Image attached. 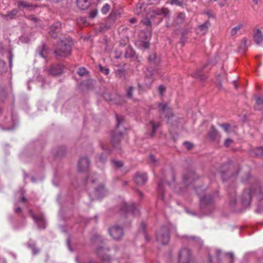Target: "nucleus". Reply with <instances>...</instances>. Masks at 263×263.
<instances>
[{
	"instance_id": "obj_1",
	"label": "nucleus",
	"mask_w": 263,
	"mask_h": 263,
	"mask_svg": "<svg viewBox=\"0 0 263 263\" xmlns=\"http://www.w3.org/2000/svg\"><path fill=\"white\" fill-rule=\"evenodd\" d=\"M254 194L256 195L258 200H262L263 199V193L259 186H256L251 189H246L244 190L241 197L242 204L246 206L250 205L252 196Z\"/></svg>"
},
{
	"instance_id": "obj_2",
	"label": "nucleus",
	"mask_w": 263,
	"mask_h": 263,
	"mask_svg": "<svg viewBox=\"0 0 263 263\" xmlns=\"http://www.w3.org/2000/svg\"><path fill=\"white\" fill-rule=\"evenodd\" d=\"M72 43L68 40H61L58 45L57 49L55 50L54 53L57 56L66 57L69 55L71 52Z\"/></svg>"
},
{
	"instance_id": "obj_3",
	"label": "nucleus",
	"mask_w": 263,
	"mask_h": 263,
	"mask_svg": "<svg viewBox=\"0 0 263 263\" xmlns=\"http://www.w3.org/2000/svg\"><path fill=\"white\" fill-rule=\"evenodd\" d=\"M156 239L161 244L168 243L170 240V231L168 227H163L157 232Z\"/></svg>"
},
{
	"instance_id": "obj_4",
	"label": "nucleus",
	"mask_w": 263,
	"mask_h": 263,
	"mask_svg": "<svg viewBox=\"0 0 263 263\" xmlns=\"http://www.w3.org/2000/svg\"><path fill=\"white\" fill-rule=\"evenodd\" d=\"M123 212L125 217L129 219V221L131 220L134 216H138L140 214L139 210L135 203L130 204H124Z\"/></svg>"
},
{
	"instance_id": "obj_5",
	"label": "nucleus",
	"mask_w": 263,
	"mask_h": 263,
	"mask_svg": "<svg viewBox=\"0 0 263 263\" xmlns=\"http://www.w3.org/2000/svg\"><path fill=\"white\" fill-rule=\"evenodd\" d=\"M107 194V190L105 189L103 184H100L95 188L93 193L90 194V197L91 200L100 199L105 196Z\"/></svg>"
},
{
	"instance_id": "obj_6",
	"label": "nucleus",
	"mask_w": 263,
	"mask_h": 263,
	"mask_svg": "<svg viewBox=\"0 0 263 263\" xmlns=\"http://www.w3.org/2000/svg\"><path fill=\"white\" fill-rule=\"evenodd\" d=\"M191 251L187 248H183L179 253L178 261L179 263H189L191 260Z\"/></svg>"
},
{
	"instance_id": "obj_7",
	"label": "nucleus",
	"mask_w": 263,
	"mask_h": 263,
	"mask_svg": "<svg viewBox=\"0 0 263 263\" xmlns=\"http://www.w3.org/2000/svg\"><path fill=\"white\" fill-rule=\"evenodd\" d=\"M110 235L116 240H119L123 236L122 228L117 225L114 226L109 229Z\"/></svg>"
},
{
	"instance_id": "obj_8",
	"label": "nucleus",
	"mask_w": 263,
	"mask_h": 263,
	"mask_svg": "<svg viewBox=\"0 0 263 263\" xmlns=\"http://www.w3.org/2000/svg\"><path fill=\"white\" fill-rule=\"evenodd\" d=\"M198 177L193 171L187 172L183 176V181L184 184L187 186L194 182Z\"/></svg>"
},
{
	"instance_id": "obj_9",
	"label": "nucleus",
	"mask_w": 263,
	"mask_h": 263,
	"mask_svg": "<svg viewBox=\"0 0 263 263\" xmlns=\"http://www.w3.org/2000/svg\"><path fill=\"white\" fill-rule=\"evenodd\" d=\"M90 161L87 157H81L78 163V169L79 171L84 172L88 170L89 166Z\"/></svg>"
},
{
	"instance_id": "obj_10",
	"label": "nucleus",
	"mask_w": 263,
	"mask_h": 263,
	"mask_svg": "<svg viewBox=\"0 0 263 263\" xmlns=\"http://www.w3.org/2000/svg\"><path fill=\"white\" fill-rule=\"evenodd\" d=\"M159 106L160 107V111L164 114L165 117L168 119H170L171 117H173L174 115L172 110L171 108L168 107L166 103H160L159 104Z\"/></svg>"
},
{
	"instance_id": "obj_11",
	"label": "nucleus",
	"mask_w": 263,
	"mask_h": 263,
	"mask_svg": "<svg viewBox=\"0 0 263 263\" xmlns=\"http://www.w3.org/2000/svg\"><path fill=\"white\" fill-rule=\"evenodd\" d=\"M200 202L201 208L202 209H204L213 204L214 202V199L210 195H206L200 198Z\"/></svg>"
},
{
	"instance_id": "obj_12",
	"label": "nucleus",
	"mask_w": 263,
	"mask_h": 263,
	"mask_svg": "<svg viewBox=\"0 0 263 263\" xmlns=\"http://www.w3.org/2000/svg\"><path fill=\"white\" fill-rule=\"evenodd\" d=\"M108 249L103 247H99L97 250V254L103 260V263H109L107 261L109 259V257L107 255Z\"/></svg>"
},
{
	"instance_id": "obj_13",
	"label": "nucleus",
	"mask_w": 263,
	"mask_h": 263,
	"mask_svg": "<svg viewBox=\"0 0 263 263\" xmlns=\"http://www.w3.org/2000/svg\"><path fill=\"white\" fill-rule=\"evenodd\" d=\"M147 180V175L144 173H137L135 176V181L140 185H144Z\"/></svg>"
},
{
	"instance_id": "obj_14",
	"label": "nucleus",
	"mask_w": 263,
	"mask_h": 263,
	"mask_svg": "<svg viewBox=\"0 0 263 263\" xmlns=\"http://www.w3.org/2000/svg\"><path fill=\"white\" fill-rule=\"evenodd\" d=\"M63 67L62 65H57L52 66L50 69H46L49 74L52 76H58L62 73Z\"/></svg>"
},
{
	"instance_id": "obj_15",
	"label": "nucleus",
	"mask_w": 263,
	"mask_h": 263,
	"mask_svg": "<svg viewBox=\"0 0 263 263\" xmlns=\"http://www.w3.org/2000/svg\"><path fill=\"white\" fill-rule=\"evenodd\" d=\"M253 39L255 43L258 45L263 44V32L259 29H257L254 31Z\"/></svg>"
},
{
	"instance_id": "obj_16",
	"label": "nucleus",
	"mask_w": 263,
	"mask_h": 263,
	"mask_svg": "<svg viewBox=\"0 0 263 263\" xmlns=\"http://www.w3.org/2000/svg\"><path fill=\"white\" fill-rule=\"evenodd\" d=\"M61 24L59 22H57L53 24V25L50 27L49 31V34L53 37L56 38L57 37V33L60 31Z\"/></svg>"
},
{
	"instance_id": "obj_17",
	"label": "nucleus",
	"mask_w": 263,
	"mask_h": 263,
	"mask_svg": "<svg viewBox=\"0 0 263 263\" xmlns=\"http://www.w3.org/2000/svg\"><path fill=\"white\" fill-rule=\"evenodd\" d=\"M210 26V21H205L203 24L198 26L196 28V30L197 33L200 35H204L205 33H206Z\"/></svg>"
},
{
	"instance_id": "obj_18",
	"label": "nucleus",
	"mask_w": 263,
	"mask_h": 263,
	"mask_svg": "<svg viewBox=\"0 0 263 263\" xmlns=\"http://www.w3.org/2000/svg\"><path fill=\"white\" fill-rule=\"evenodd\" d=\"M185 19V14L184 13L180 12L178 13L174 18L173 25L174 26H179L182 25Z\"/></svg>"
},
{
	"instance_id": "obj_19",
	"label": "nucleus",
	"mask_w": 263,
	"mask_h": 263,
	"mask_svg": "<svg viewBox=\"0 0 263 263\" xmlns=\"http://www.w3.org/2000/svg\"><path fill=\"white\" fill-rule=\"evenodd\" d=\"M153 15L149 14V16H155L156 15H162L165 17H168L170 16V11L168 9L165 8H163L161 9H157L155 10L152 11Z\"/></svg>"
},
{
	"instance_id": "obj_20",
	"label": "nucleus",
	"mask_w": 263,
	"mask_h": 263,
	"mask_svg": "<svg viewBox=\"0 0 263 263\" xmlns=\"http://www.w3.org/2000/svg\"><path fill=\"white\" fill-rule=\"evenodd\" d=\"M220 126L226 132H233L237 129V126L234 123H224Z\"/></svg>"
},
{
	"instance_id": "obj_21",
	"label": "nucleus",
	"mask_w": 263,
	"mask_h": 263,
	"mask_svg": "<svg viewBox=\"0 0 263 263\" xmlns=\"http://www.w3.org/2000/svg\"><path fill=\"white\" fill-rule=\"evenodd\" d=\"M32 217L36 223H37L40 228H45V221L43 215H40L36 217L34 215L32 214Z\"/></svg>"
},
{
	"instance_id": "obj_22",
	"label": "nucleus",
	"mask_w": 263,
	"mask_h": 263,
	"mask_svg": "<svg viewBox=\"0 0 263 263\" xmlns=\"http://www.w3.org/2000/svg\"><path fill=\"white\" fill-rule=\"evenodd\" d=\"M77 5L78 8L81 10H85L90 5L89 0H77Z\"/></svg>"
},
{
	"instance_id": "obj_23",
	"label": "nucleus",
	"mask_w": 263,
	"mask_h": 263,
	"mask_svg": "<svg viewBox=\"0 0 263 263\" xmlns=\"http://www.w3.org/2000/svg\"><path fill=\"white\" fill-rule=\"evenodd\" d=\"M28 247L31 250L33 255H36L40 252V249L35 247V242L32 241H30L28 242Z\"/></svg>"
},
{
	"instance_id": "obj_24",
	"label": "nucleus",
	"mask_w": 263,
	"mask_h": 263,
	"mask_svg": "<svg viewBox=\"0 0 263 263\" xmlns=\"http://www.w3.org/2000/svg\"><path fill=\"white\" fill-rule=\"evenodd\" d=\"M248 42L247 39L243 37L240 41L238 47L239 50L245 51L250 45L248 44Z\"/></svg>"
},
{
	"instance_id": "obj_25",
	"label": "nucleus",
	"mask_w": 263,
	"mask_h": 263,
	"mask_svg": "<svg viewBox=\"0 0 263 263\" xmlns=\"http://www.w3.org/2000/svg\"><path fill=\"white\" fill-rule=\"evenodd\" d=\"M18 7H22L26 9H31L34 7V5L32 4L27 3L23 1H20L18 2Z\"/></svg>"
},
{
	"instance_id": "obj_26",
	"label": "nucleus",
	"mask_w": 263,
	"mask_h": 263,
	"mask_svg": "<svg viewBox=\"0 0 263 263\" xmlns=\"http://www.w3.org/2000/svg\"><path fill=\"white\" fill-rule=\"evenodd\" d=\"M165 183V182L163 180H162L158 184L159 192L161 194L160 197L162 200H164V199H165V193L163 190V188H164L163 184Z\"/></svg>"
},
{
	"instance_id": "obj_27",
	"label": "nucleus",
	"mask_w": 263,
	"mask_h": 263,
	"mask_svg": "<svg viewBox=\"0 0 263 263\" xmlns=\"http://www.w3.org/2000/svg\"><path fill=\"white\" fill-rule=\"evenodd\" d=\"M206 65H204L202 68L198 69L197 71L195 72L193 76L194 77L199 78L201 80H204L205 79V77L201 74L202 70L205 67Z\"/></svg>"
},
{
	"instance_id": "obj_28",
	"label": "nucleus",
	"mask_w": 263,
	"mask_h": 263,
	"mask_svg": "<svg viewBox=\"0 0 263 263\" xmlns=\"http://www.w3.org/2000/svg\"><path fill=\"white\" fill-rule=\"evenodd\" d=\"M254 108L257 110H261L263 108V98L259 97L256 98Z\"/></svg>"
},
{
	"instance_id": "obj_29",
	"label": "nucleus",
	"mask_w": 263,
	"mask_h": 263,
	"mask_svg": "<svg viewBox=\"0 0 263 263\" xmlns=\"http://www.w3.org/2000/svg\"><path fill=\"white\" fill-rule=\"evenodd\" d=\"M153 15L152 11H149L147 14H146V17L142 20L141 22L144 25L147 26H150L151 25V22L150 21V18H153L154 16L150 17L149 14Z\"/></svg>"
},
{
	"instance_id": "obj_30",
	"label": "nucleus",
	"mask_w": 263,
	"mask_h": 263,
	"mask_svg": "<svg viewBox=\"0 0 263 263\" xmlns=\"http://www.w3.org/2000/svg\"><path fill=\"white\" fill-rule=\"evenodd\" d=\"M148 60L151 62H153L155 64L158 63L160 61V59L156 56L155 53H152L148 56Z\"/></svg>"
},
{
	"instance_id": "obj_31",
	"label": "nucleus",
	"mask_w": 263,
	"mask_h": 263,
	"mask_svg": "<svg viewBox=\"0 0 263 263\" xmlns=\"http://www.w3.org/2000/svg\"><path fill=\"white\" fill-rule=\"evenodd\" d=\"M145 9V6L144 4L139 3L137 5V8L135 10V13L137 15H140L142 13V11Z\"/></svg>"
},
{
	"instance_id": "obj_32",
	"label": "nucleus",
	"mask_w": 263,
	"mask_h": 263,
	"mask_svg": "<svg viewBox=\"0 0 263 263\" xmlns=\"http://www.w3.org/2000/svg\"><path fill=\"white\" fill-rule=\"evenodd\" d=\"M253 154L257 157H261L263 156V146H260L255 148L253 151Z\"/></svg>"
},
{
	"instance_id": "obj_33",
	"label": "nucleus",
	"mask_w": 263,
	"mask_h": 263,
	"mask_svg": "<svg viewBox=\"0 0 263 263\" xmlns=\"http://www.w3.org/2000/svg\"><path fill=\"white\" fill-rule=\"evenodd\" d=\"M243 25L242 24H239L237 26L233 28L231 30V35L232 36H235L242 28Z\"/></svg>"
},
{
	"instance_id": "obj_34",
	"label": "nucleus",
	"mask_w": 263,
	"mask_h": 263,
	"mask_svg": "<svg viewBox=\"0 0 263 263\" xmlns=\"http://www.w3.org/2000/svg\"><path fill=\"white\" fill-rule=\"evenodd\" d=\"M133 91L134 87L133 86L129 87L126 90V96L129 99H132Z\"/></svg>"
},
{
	"instance_id": "obj_35",
	"label": "nucleus",
	"mask_w": 263,
	"mask_h": 263,
	"mask_svg": "<svg viewBox=\"0 0 263 263\" xmlns=\"http://www.w3.org/2000/svg\"><path fill=\"white\" fill-rule=\"evenodd\" d=\"M111 162L113 166L115 168H120L123 166V163L121 161L112 160Z\"/></svg>"
},
{
	"instance_id": "obj_36",
	"label": "nucleus",
	"mask_w": 263,
	"mask_h": 263,
	"mask_svg": "<svg viewBox=\"0 0 263 263\" xmlns=\"http://www.w3.org/2000/svg\"><path fill=\"white\" fill-rule=\"evenodd\" d=\"M78 73L80 76H84L87 75L88 73V72L85 68L82 67L79 69V71H78Z\"/></svg>"
},
{
	"instance_id": "obj_37",
	"label": "nucleus",
	"mask_w": 263,
	"mask_h": 263,
	"mask_svg": "<svg viewBox=\"0 0 263 263\" xmlns=\"http://www.w3.org/2000/svg\"><path fill=\"white\" fill-rule=\"evenodd\" d=\"M41 48H42V50L40 49V48H39V49H37V52L40 57L45 58V51H44L45 45H42Z\"/></svg>"
},
{
	"instance_id": "obj_38",
	"label": "nucleus",
	"mask_w": 263,
	"mask_h": 263,
	"mask_svg": "<svg viewBox=\"0 0 263 263\" xmlns=\"http://www.w3.org/2000/svg\"><path fill=\"white\" fill-rule=\"evenodd\" d=\"M236 202V196H235V194H233L230 197V206H233L235 204Z\"/></svg>"
},
{
	"instance_id": "obj_39",
	"label": "nucleus",
	"mask_w": 263,
	"mask_h": 263,
	"mask_svg": "<svg viewBox=\"0 0 263 263\" xmlns=\"http://www.w3.org/2000/svg\"><path fill=\"white\" fill-rule=\"evenodd\" d=\"M170 4L171 5H175L176 6H181L183 4L182 1H180L178 0H171Z\"/></svg>"
},
{
	"instance_id": "obj_40",
	"label": "nucleus",
	"mask_w": 263,
	"mask_h": 263,
	"mask_svg": "<svg viewBox=\"0 0 263 263\" xmlns=\"http://www.w3.org/2000/svg\"><path fill=\"white\" fill-rule=\"evenodd\" d=\"M109 5L108 4H105L101 9V11L103 14H106L109 10Z\"/></svg>"
},
{
	"instance_id": "obj_41",
	"label": "nucleus",
	"mask_w": 263,
	"mask_h": 263,
	"mask_svg": "<svg viewBox=\"0 0 263 263\" xmlns=\"http://www.w3.org/2000/svg\"><path fill=\"white\" fill-rule=\"evenodd\" d=\"M151 125H152V126L153 127V132H155L156 130H157L158 129V127L160 125V123H158V122L155 123L154 121L151 122Z\"/></svg>"
},
{
	"instance_id": "obj_42",
	"label": "nucleus",
	"mask_w": 263,
	"mask_h": 263,
	"mask_svg": "<svg viewBox=\"0 0 263 263\" xmlns=\"http://www.w3.org/2000/svg\"><path fill=\"white\" fill-rule=\"evenodd\" d=\"M183 145L186 147V148L189 150L191 149L193 146V144L189 142H184L183 143Z\"/></svg>"
},
{
	"instance_id": "obj_43",
	"label": "nucleus",
	"mask_w": 263,
	"mask_h": 263,
	"mask_svg": "<svg viewBox=\"0 0 263 263\" xmlns=\"http://www.w3.org/2000/svg\"><path fill=\"white\" fill-rule=\"evenodd\" d=\"M100 70L106 75L109 73V70L108 68H105L101 65L100 66Z\"/></svg>"
},
{
	"instance_id": "obj_44",
	"label": "nucleus",
	"mask_w": 263,
	"mask_h": 263,
	"mask_svg": "<svg viewBox=\"0 0 263 263\" xmlns=\"http://www.w3.org/2000/svg\"><path fill=\"white\" fill-rule=\"evenodd\" d=\"M98 13V10L96 9L92 10L89 13V16L91 18L95 17Z\"/></svg>"
},
{
	"instance_id": "obj_45",
	"label": "nucleus",
	"mask_w": 263,
	"mask_h": 263,
	"mask_svg": "<svg viewBox=\"0 0 263 263\" xmlns=\"http://www.w3.org/2000/svg\"><path fill=\"white\" fill-rule=\"evenodd\" d=\"M165 90V88L163 85H160L158 87V91L161 95H163Z\"/></svg>"
},
{
	"instance_id": "obj_46",
	"label": "nucleus",
	"mask_w": 263,
	"mask_h": 263,
	"mask_svg": "<svg viewBox=\"0 0 263 263\" xmlns=\"http://www.w3.org/2000/svg\"><path fill=\"white\" fill-rule=\"evenodd\" d=\"M60 151H61V152H58L56 153L57 156H62L63 155H64L65 154V148L64 147L60 148Z\"/></svg>"
},
{
	"instance_id": "obj_47",
	"label": "nucleus",
	"mask_w": 263,
	"mask_h": 263,
	"mask_svg": "<svg viewBox=\"0 0 263 263\" xmlns=\"http://www.w3.org/2000/svg\"><path fill=\"white\" fill-rule=\"evenodd\" d=\"M100 162L101 163H104L107 160V157L104 155H101L99 158Z\"/></svg>"
},
{
	"instance_id": "obj_48",
	"label": "nucleus",
	"mask_w": 263,
	"mask_h": 263,
	"mask_svg": "<svg viewBox=\"0 0 263 263\" xmlns=\"http://www.w3.org/2000/svg\"><path fill=\"white\" fill-rule=\"evenodd\" d=\"M232 142H233V140L232 139H227L226 140V141L224 142V145L226 147H229Z\"/></svg>"
},
{
	"instance_id": "obj_49",
	"label": "nucleus",
	"mask_w": 263,
	"mask_h": 263,
	"mask_svg": "<svg viewBox=\"0 0 263 263\" xmlns=\"http://www.w3.org/2000/svg\"><path fill=\"white\" fill-rule=\"evenodd\" d=\"M17 10H13L11 12H10L8 14V16H10L11 18H12V16H11V15H15L17 14Z\"/></svg>"
},
{
	"instance_id": "obj_50",
	"label": "nucleus",
	"mask_w": 263,
	"mask_h": 263,
	"mask_svg": "<svg viewBox=\"0 0 263 263\" xmlns=\"http://www.w3.org/2000/svg\"><path fill=\"white\" fill-rule=\"evenodd\" d=\"M149 159L150 160H151V161L154 163V164H155L157 162V160L156 159V158H155V157L152 155H151L149 156Z\"/></svg>"
},
{
	"instance_id": "obj_51",
	"label": "nucleus",
	"mask_w": 263,
	"mask_h": 263,
	"mask_svg": "<svg viewBox=\"0 0 263 263\" xmlns=\"http://www.w3.org/2000/svg\"><path fill=\"white\" fill-rule=\"evenodd\" d=\"M104 98L107 101H109V100H111V97H110V95L109 93H104Z\"/></svg>"
},
{
	"instance_id": "obj_52",
	"label": "nucleus",
	"mask_w": 263,
	"mask_h": 263,
	"mask_svg": "<svg viewBox=\"0 0 263 263\" xmlns=\"http://www.w3.org/2000/svg\"><path fill=\"white\" fill-rule=\"evenodd\" d=\"M149 44L148 42H144L142 44V47L144 49L148 48Z\"/></svg>"
},
{
	"instance_id": "obj_53",
	"label": "nucleus",
	"mask_w": 263,
	"mask_h": 263,
	"mask_svg": "<svg viewBox=\"0 0 263 263\" xmlns=\"http://www.w3.org/2000/svg\"><path fill=\"white\" fill-rule=\"evenodd\" d=\"M227 255L229 256L231 259H232V260L233 261V260H234V254L232 252H229V253H227L226 254Z\"/></svg>"
},
{
	"instance_id": "obj_54",
	"label": "nucleus",
	"mask_w": 263,
	"mask_h": 263,
	"mask_svg": "<svg viewBox=\"0 0 263 263\" xmlns=\"http://www.w3.org/2000/svg\"><path fill=\"white\" fill-rule=\"evenodd\" d=\"M87 181H90L92 183H94L95 182V178H93V177L92 176V177H89L88 179H87Z\"/></svg>"
},
{
	"instance_id": "obj_55",
	"label": "nucleus",
	"mask_w": 263,
	"mask_h": 263,
	"mask_svg": "<svg viewBox=\"0 0 263 263\" xmlns=\"http://www.w3.org/2000/svg\"><path fill=\"white\" fill-rule=\"evenodd\" d=\"M221 253V250H216V255H217V257L218 259L219 258V256H220Z\"/></svg>"
},
{
	"instance_id": "obj_56",
	"label": "nucleus",
	"mask_w": 263,
	"mask_h": 263,
	"mask_svg": "<svg viewBox=\"0 0 263 263\" xmlns=\"http://www.w3.org/2000/svg\"><path fill=\"white\" fill-rule=\"evenodd\" d=\"M14 212L16 213H20L21 212V209L19 207L18 208H16L14 209Z\"/></svg>"
},
{
	"instance_id": "obj_57",
	"label": "nucleus",
	"mask_w": 263,
	"mask_h": 263,
	"mask_svg": "<svg viewBox=\"0 0 263 263\" xmlns=\"http://www.w3.org/2000/svg\"><path fill=\"white\" fill-rule=\"evenodd\" d=\"M136 21V19L135 18H132L129 20V22L131 23V24H133L134 23H135Z\"/></svg>"
},
{
	"instance_id": "obj_58",
	"label": "nucleus",
	"mask_w": 263,
	"mask_h": 263,
	"mask_svg": "<svg viewBox=\"0 0 263 263\" xmlns=\"http://www.w3.org/2000/svg\"><path fill=\"white\" fill-rule=\"evenodd\" d=\"M178 187H177L176 188V192H177L178 194H181L183 192V191H182V190L181 189L179 188V190L178 191Z\"/></svg>"
},
{
	"instance_id": "obj_59",
	"label": "nucleus",
	"mask_w": 263,
	"mask_h": 263,
	"mask_svg": "<svg viewBox=\"0 0 263 263\" xmlns=\"http://www.w3.org/2000/svg\"><path fill=\"white\" fill-rule=\"evenodd\" d=\"M255 5H257L261 0H252Z\"/></svg>"
},
{
	"instance_id": "obj_60",
	"label": "nucleus",
	"mask_w": 263,
	"mask_h": 263,
	"mask_svg": "<svg viewBox=\"0 0 263 263\" xmlns=\"http://www.w3.org/2000/svg\"><path fill=\"white\" fill-rule=\"evenodd\" d=\"M30 19L34 22H36L37 21V18L33 16H31Z\"/></svg>"
},
{
	"instance_id": "obj_61",
	"label": "nucleus",
	"mask_w": 263,
	"mask_h": 263,
	"mask_svg": "<svg viewBox=\"0 0 263 263\" xmlns=\"http://www.w3.org/2000/svg\"><path fill=\"white\" fill-rule=\"evenodd\" d=\"M5 64L4 61L0 60V65L4 66Z\"/></svg>"
},
{
	"instance_id": "obj_62",
	"label": "nucleus",
	"mask_w": 263,
	"mask_h": 263,
	"mask_svg": "<svg viewBox=\"0 0 263 263\" xmlns=\"http://www.w3.org/2000/svg\"><path fill=\"white\" fill-rule=\"evenodd\" d=\"M12 58H9V62H10V65H12Z\"/></svg>"
},
{
	"instance_id": "obj_63",
	"label": "nucleus",
	"mask_w": 263,
	"mask_h": 263,
	"mask_svg": "<svg viewBox=\"0 0 263 263\" xmlns=\"http://www.w3.org/2000/svg\"><path fill=\"white\" fill-rule=\"evenodd\" d=\"M145 238L146 240L147 241H148L149 240V237L147 235L145 236Z\"/></svg>"
},
{
	"instance_id": "obj_64",
	"label": "nucleus",
	"mask_w": 263,
	"mask_h": 263,
	"mask_svg": "<svg viewBox=\"0 0 263 263\" xmlns=\"http://www.w3.org/2000/svg\"><path fill=\"white\" fill-rule=\"evenodd\" d=\"M25 200V197H23V198H22V201L23 202H24Z\"/></svg>"
}]
</instances>
